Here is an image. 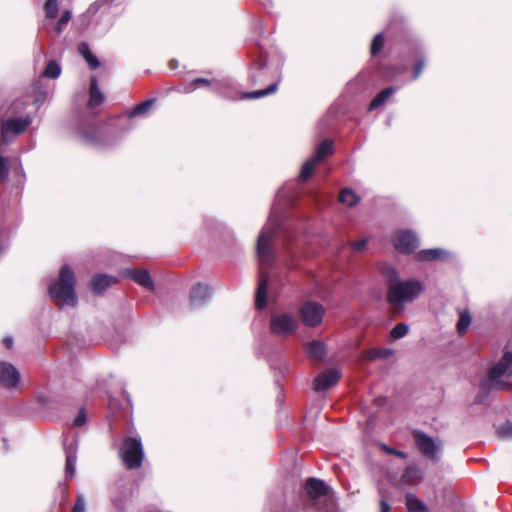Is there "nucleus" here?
<instances>
[{"instance_id":"39","label":"nucleus","mask_w":512,"mask_h":512,"mask_svg":"<svg viewBox=\"0 0 512 512\" xmlns=\"http://www.w3.org/2000/svg\"><path fill=\"white\" fill-rule=\"evenodd\" d=\"M409 332V326L406 323L396 324L390 331V336L394 340H398L406 336Z\"/></svg>"},{"instance_id":"1","label":"nucleus","mask_w":512,"mask_h":512,"mask_svg":"<svg viewBox=\"0 0 512 512\" xmlns=\"http://www.w3.org/2000/svg\"><path fill=\"white\" fill-rule=\"evenodd\" d=\"M27 98L5 97L0 93V143L8 146L23 135L33 123Z\"/></svg>"},{"instance_id":"32","label":"nucleus","mask_w":512,"mask_h":512,"mask_svg":"<svg viewBox=\"0 0 512 512\" xmlns=\"http://www.w3.org/2000/svg\"><path fill=\"white\" fill-rule=\"evenodd\" d=\"M9 247V235L5 226V217L0 208V256L7 251Z\"/></svg>"},{"instance_id":"15","label":"nucleus","mask_w":512,"mask_h":512,"mask_svg":"<svg viewBox=\"0 0 512 512\" xmlns=\"http://www.w3.org/2000/svg\"><path fill=\"white\" fill-rule=\"evenodd\" d=\"M78 442L74 438L66 439L64 442V451L66 456L65 477L72 479L76 472Z\"/></svg>"},{"instance_id":"22","label":"nucleus","mask_w":512,"mask_h":512,"mask_svg":"<svg viewBox=\"0 0 512 512\" xmlns=\"http://www.w3.org/2000/svg\"><path fill=\"white\" fill-rule=\"evenodd\" d=\"M116 282L114 276L107 274L95 275L90 282L91 288L95 294H102L107 288Z\"/></svg>"},{"instance_id":"46","label":"nucleus","mask_w":512,"mask_h":512,"mask_svg":"<svg viewBox=\"0 0 512 512\" xmlns=\"http://www.w3.org/2000/svg\"><path fill=\"white\" fill-rule=\"evenodd\" d=\"M72 512H86V499L82 493H78Z\"/></svg>"},{"instance_id":"55","label":"nucleus","mask_w":512,"mask_h":512,"mask_svg":"<svg viewBox=\"0 0 512 512\" xmlns=\"http://www.w3.org/2000/svg\"><path fill=\"white\" fill-rule=\"evenodd\" d=\"M60 489H61V492L63 494L64 500H66L67 499V487H66V485L65 484H61L60 485Z\"/></svg>"},{"instance_id":"47","label":"nucleus","mask_w":512,"mask_h":512,"mask_svg":"<svg viewBox=\"0 0 512 512\" xmlns=\"http://www.w3.org/2000/svg\"><path fill=\"white\" fill-rule=\"evenodd\" d=\"M87 415L84 408H80L76 417L74 418L73 425L76 427H81L86 423Z\"/></svg>"},{"instance_id":"43","label":"nucleus","mask_w":512,"mask_h":512,"mask_svg":"<svg viewBox=\"0 0 512 512\" xmlns=\"http://www.w3.org/2000/svg\"><path fill=\"white\" fill-rule=\"evenodd\" d=\"M72 17V14L69 10H65L60 19L58 20L56 26H55V30H56V33L59 35L62 33L64 27L68 24V22L70 21Z\"/></svg>"},{"instance_id":"3","label":"nucleus","mask_w":512,"mask_h":512,"mask_svg":"<svg viewBox=\"0 0 512 512\" xmlns=\"http://www.w3.org/2000/svg\"><path fill=\"white\" fill-rule=\"evenodd\" d=\"M512 377V351L508 345L503 348L502 356L493 363L487 370L486 379L482 380L479 387L477 402H482L490 390H506L511 384L504 381L503 377Z\"/></svg>"},{"instance_id":"50","label":"nucleus","mask_w":512,"mask_h":512,"mask_svg":"<svg viewBox=\"0 0 512 512\" xmlns=\"http://www.w3.org/2000/svg\"><path fill=\"white\" fill-rule=\"evenodd\" d=\"M16 172L21 176V180L18 181L17 188L22 189L24 186V183H25L26 173H25L24 168L20 162H19L18 166L16 167Z\"/></svg>"},{"instance_id":"24","label":"nucleus","mask_w":512,"mask_h":512,"mask_svg":"<svg viewBox=\"0 0 512 512\" xmlns=\"http://www.w3.org/2000/svg\"><path fill=\"white\" fill-rule=\"evenodd\" d=\"M397 91L396 87L389 86L382 89L380 92L376 94V96L372 99L369 104V111H373L383 106L387 100Z\"/></svg>"},{"instance_id":"49","label":"nucleus","mask_w":512,"mask_h":512,"mask_svg":"<svg viewBox=\"0 0 512 512\" xmlns=\"http://www.w3.org/2000/svg\"><path fill=\"white\" fill-rule=\"evenodd\" d=\"M367 243H368V239L362 238L359 241L351 242V246L354 251L361 252L365 249Z\"/></svg>"},{"instance_id":"31","label":"nucleus","mask_w":512,"mask_h":512,"mask_svg":"<svg viewBox=\"0 0 512 512\" xmlns=\"http://www.w3.org/2000/svg\"><path fill=\"white\" fill-rule=\"evenodd\" d=\"M406 506L409 512H429L424 502L412 493L406 495Z\"/></svg>"},{"instance_id":"16","label":"nucleus","mask_w":512,"mask_h":512,"mask_svg":"<svg viewBox=\"0 0 512 512\" xmlns=\"http://www.w3.org/2000/svg\"><path fill=\"white\" fill-rule=\"evenodd\" d=\"M341 377V372L336 368H330L314 379V390L317 392L326 391L336 384Z\"/></svg>"},{"instance_id":"38","label":"nucleus","mask_w":512,"mask_h":512,"mask_svg":"<svg viewBox=\"0 0 512 512\" xmlns=\"http://www.w3.org/2000/svg\"><path fill=\"white\" fill-rule=\"evenodd\" d=\"M205 85V86H212V90L216 93H221V88H220V84L219 83H213L211 80L207 79V78H202V77H199V78H195L193 79V81L191 82V85L193 87H191L189 90H185V92H191L193 91L197 85Z\"/></svg>"},{"instance_id":"26","label":"nucleus","mask_w":512,"mask_h":512,"mask_svg":"<svg viewBox=\"0 0 512 512\" xmlns=\"http://www.w3.org/2000/svg\"><path fill=\"white\" fill-rule=\"evenodd\" d=\"M307 355L315 360H321L325 356V345L318 340H312L306 345Z\"/></svg>"},{"instance_id":"5","label":"nucleus","mask_w":512,"mask_h":512,"mask_svg":"<svg viewBox=\"0 0 512 512\" xmlns=\"http://www.w3.org/2000/svg\"><path fill=\"white\" fill-rule=\"evenodd\" d=\"M76 279L73 270L64 265L59 272L58 279L49 285L48 293L50 298L60 308L64 306H75L77 296L75 293Z\"/></svg>"},{"instance_id":"28","label":"nucleus","mask_w":512,"mask_h":512,"mask_svg":"<svg viewBox=\"0 0 512 512\" xmlns=\"http://www.w3.org/2000/svg\"><path fill=\"white\" fill-rule=\"evenodd\" d=\"M277 89H278V81L270 84L265 89H260V90L251 91V92H243L241 94L240 99H258V98H262V97L268 96V95L276 92Z\"/></svg>"},{"instance_id":"21","label":"nucleus","mask_w":512,"mask_h":512,"mask_svg":"<svg viewBox=\"0 0 512 512\" xmlns=\"http://www.w3.org/2000/svg\"><path fill=\"white\" fill-rule=\"evenodd\" d=\"M269 280L264 272L261 271L260 281L256 290L255 306L258 310H263L267 305Z\"/></svg>"},{"instance_id":"18","label":"nucleus","mask_w":512,"mask_h":512,"mask_svg":"<svg viewBox=\"0 0 512 512\" xmlns=\"http://www.w3.org/2000/svg\"><path fill=\"white\" fill-rule=\"evenodd\" d=\"M451 257L452 253L443 248L422 249L416 255L420 262L448 261Z\"/></svg>"},{"instance_id":"30","label":"nucleus","mask_w":512,"mask_h":512,"mask_svg":"<svg viewBox=\"0 0 512 512\" xmlns=\"http://www.w3.org/2000/svg\"><path fill=\"white\" fill-rule=\"evenodd\" d=\"M154 103L155 99L151 98L137 104L133 109L127 112V117L134 118L137 116L146 115Z\"/></svg>"},{"instance_id":"48","label":"nucleus","mask_w":512,"mask_h":512,"mask_svg":"<svg viewBox=\"0 0 512 512\" xmlns=\"http://www.w3.org/2000/svg\"><path fill=\"white\" fill-rule=\"evenodd\" d=\"M380 447L387 454L395 455V456H398L400 458H406L407 457V453L406 452L401 451V450H397V449L392 448V447H390V446H388L386 444H381Z\"/></svg>"},{"instance_id":"41","label":"nucleus","mask_w":512,"mask_h":512,"mask_svg":"<svg viewBox=\"0 0 512 512\" xmlns=\"http://www.w3.org/2000/svg\"><path fill=\"white\" fill-rule=\"evenodd\" d=\"M44 9L47 18H55L58 14V0H46Z\"/></svg>"},{"instance_id":"51","label":"nucleus","mask_w":512,"mask_h":512,"mask_svg":"<svg viewBox=\"0 0 512 512\" xmlns=\"http://www.w3.org/2000/svg\"><path fill=\"white\" fill-rule=\"evenodd\" d=\"M391 352H392V351H391V350H389V349L384 350V351L374 349V350H371V351H370V356H369V358H370V359H375V358H378V357H385V356H387V355L391 354Z\"/></svg>"},{"instance_id":"25","label":"nucleus","mask_w":512,"mask_h":512,"mask_svg":"<svg viewBox=\"0 0 512 512\" xmlns=\"http://www.w3.org/2000/svg\"><path fill=\"white\" fill-rule=\"evenodd\" d=\"M332 153H333V141L330 139H325L318 144V146L315 149L314 154L311 157L314 158L317 162H321L322 160H324L327 156L331 155Z\"/></svg>"},{"instance_id":"12","label":"nucleus","mask_w":512,"mask_h":512,"mask_svg":"<svg viewBox=\"0 0 512 512\" xmlns=\"http://www.w3.org/2000/svg\"><path fill=\"white\" fill-rule=\"evenodd\" d=\"M396 250L401 253H412L419 246L417 235L411 230H399L392 239Z\"/></svg>"},{"instance_id":"20","label":"nucleus","mask_w":512,"mask_h":512,"mask_svg":"<svg viewBox=\"0 0 512 512\" xmlns=\"http://www.w3.org/2000/svg\"><path fill=\"white\" fill-rule=\"evenodd\" d=\"M267 76V60L260 57L252 63L248 80L252 85L263 83Z\"/></svg>"},{"instance_id":"6","label":"nucleus","mask_w":512,"mask_h":512,"mask_svg":"<svg viewBox=\"0 0 512 512\" xmlns=\"http://www.w3.org/2000/svg\"><path fill=\"white\" fill-rule=\"evenodd\" d=\"M280 228V221L271 216L270 222L260 232L257 239L256 251L261 265H269L275 261L276 254L271 247V242L280 231Z\"/></svg>"},{"instance_id":"17","label":"nucleus","mask_w":512,"mask_h":512,"mask_svg":"<svg viewBox=\"0 0 512 512\" xmlns=\"http://www.w3.org/2000/svg\"><path fill=\"white\" fill-rule=\"evenodd\" d=\"M304 489L309 498L313 500L328 495L330 491V487L325 483V481L314 477L306 479Z\"/></svg>"},{"instance_id":"27","label":"nucleus","mask_w":512,"mask_h":512,"mask_svg":"<svg viewBox=\"0 0 512 512\" xmlns=\"http://www.w3.org/2000/svg\"><path fill=\"white\" fill-rule=\"evenodd\" d=\"M78 51L81 54V56L86 60L90 69L95 70L100 66L98 58L91 52L90 47L87 43H80L78 46Z\"/></svg>"},{"instance_id":"10","label":"nucleus","mask_w":512,"mask_h":512,"mask_svg":"<svg viewBox=\"0 0 512 512\" xmlns=\"http://www.w3.org/2000/svg\"><path fill=\"white\" fill-rule=\"evenodd\" d=\"M299 323L290 313H272L270 316V331L276 336H287L296 332Z\"/></svg>"},{"instance_id":"8","label":"nucleus","mask_w":512,"mask_h":512,"mask_svg":"<svg viewBox=\"0 0 512 512\" xmlns=\"http://www.w3.org/2000/svg\"><path fill=\"white\" fill-rule=\"evenodd\" d=\"M119 457L126 469H139L144 460V448L141 438L126 437L119 449Z\"/></svg>"},{"instance_id":"23","label":"nucleus","mask_w":512,"mask_h":512,"mask_svg":"<svg viewBox=\"0 0 512 512\" xmlns=\"http://www.w3.org/2000/svg\"><path fill=\"white\" fill-rule=\"evenodd\" d=\"M104 101V95L100 91L98 86V79L96 76L92 75L90 77V88H89V99L88 106L92 109L96 108Z\"/></svg>"},{"instance_id":"36","label":"nucleus","mask_w":512,"mask_h":512,"mask_svg":"<svg viewBox=\"0 0 512 512\" xmlns=\"http://www.w3.org/2000/svg\"><path fill=\"white\" fill-rule=\"evenodd\" d=\"M384 44H385L384 34L383 33L376 34L373 37L371 46H370L371 56H373V57L377 56L383 49Z\"/></svg>"},{"instance_id":"13","label":"nucleus","mask_w":512,"mask_h":512,"mask_svg":"<svg viewBox=\"0 0 512 512\" xmlns=\"http://www.w3.org/2000/svg\"><path fill=\"white\" fill-rule=\"evenodd\" d=\"M19 382L20 373L18 369L9 362H0V386L12 390L18 387Z\"/></svg>"},{"instance_id":"4","label":"nucleus","mask_w":512,"mask_h":512,"mask_svg":"<svg viewBox=\"0 0 512 512\" xmlns=\"http://www.w3.org/2000/svg\"><path fill=\"white\" fill-rule=\"evenodd\" d=\"M389 278L387 302L394 308H402L407 303L415 301L424 291V284L416 278L401 280L395 269H391Z\"/></svg>"},{"instance_id":"37","label":"nucleus","mask_w":512,"mask_h":512,"mask_svg":"<svg viewBox=\"0 0 512 512\" xmlns=\"http://www.w3.org/2000/svg\"><path fill=\"white\" fill-rule=\"evenodd\" d=\"M289 237L286 236L285 239H284V248H283V252H280L279 253V256L280 257H284L286 258V262L287 264L291 267V268H295L297 267V264H296V260H295V255L290 251V247H289Z\"/></svg>"},{"instance_id":"14","label":"nucleus","mask_w":512,"mask_h":512,"mask_svg":"<svg viewBox=\"0 0 512 512\" xmlns=\"http://www.w3.org/2000/svg\"><path fill=\"white\" fill-rule=\"evenodd\" d=\"M213 296L212 289L204 283L194 285L189 294L190 305L193 309L203 307Z\"/></svg>"},{"instance_id":"2","label":"nucleus","mask_w":512,"mask_h":512,"mask_svg":"<svg viewBox=\"0 0 512 512\" xmlns=\"http://www.w3.org/2000/svg\"><path fill=\"white\" fill-rule=\"evenodd\" d=\"M129 131L130 129H125L121 135H116L105 129L94 119H83L76 128V136L86 146L96 149H107L116 146Z\"/></svg>"},{"instance_id":"57","label":"nucleus","mask_w":512,"mask_h":512,"mask_svg":"<svg viewBox=\"0 0 512 512\" xmlns=\"http://www.w3.org/2000/svg\"><path fill=\"white\" fill-rule=\"evenodd\" d=\"M4 444H7L8 440L6 438H3Z\"/></svg>"},{"instance_id":"53","label":"nucleus","mask_w":512,"mask_h":512,"mask_svg":"<svg viewBox=\"0 0 512 512\" xmlns=\"http://www.w3.org/2000/svg\"><path fill=\"white\" fill-rule=\"evenodd\" d=\"M112 503L119 511H123L125 509V505L121 500L113 498Z\"/></svg>"},{"instance_id":"44","label":"nucleus","mask_w":512,"mask_h":512,"mask_svg":"<svg viewBox=\"0 0 512 512\" xmlns=\"http://www.w3.org/2000/svg\"><path fill=\"white\" fill-rule=\"evenodd\" d=\"M426 66V59L424 57L417 60L412 71V80H417Z\"/></svg>"},{"instance_id":"40","label":"nucleus","mask_w":512,"mask_h":512,"mask_svg":"<svg viewBox=\"0 0 512 512\" xmlns=\"http://www.w3.org/2000/svg\"><path fill=\"white\" fill-rule=\"evenodd\" d=\"M497 435L502 439H512V422L507 421L496 429Z\"/></svg>"},{"instance_id":"33","label":"nucleus","mask_w":512,"mask_h":512,"mask_svg":"<svg viewBox=\"0 0 512 512\" xmlns=\"http://www.w3.org/2000/svg\"><path fill=\"white\" fill-rule=\"evenodd\" d=\"M339 201L351 207L359 203L360 197L352 189L344 188L339 194Z\"/></svg>"},{"instance_id":"56","label":"nucleus","mask_w":512,"mask_h":512,"mask_svg":"<svg viewBox=\"0 0 512 512\" xmlns=\"http://www.w3.org/2000/svg\"><path fill=\"white\" fill-rule=\"evenodd\" d=\"M170 65H171V67H172V68H175V67L177 66V62H176V61H174V60H172V61L170 62Z\"/></svg>"},{"instance_id":"35","label":"nucleus","mask_w":512,"mask_h":512,"mask_svg":"<svg viewBox=\"0 0 512 512\" xmlns=\"http://www.w3.org/2000/svg\"><path fill=\"white\" fill-rule=\"evenodd\" d=\"M319 162H317L314 158L310 157L302 166L301 168V172H300V175H299V179L301 181H306L308 180L313 172H314V169H315V166L318 164Z\"/></svg>"},{"instance_id":"19","label":"nucleus","mask_w":512,"mask_h":512,"mask_svg":"<svg viewBox=\"0 0 512 512\" xmlns=\"http://www.w3.org/2000/svg\"><path fill=\"white\" fill-rule=\"evenodd\" d=\"M124 276L131 279L132 281H134L135 283H137L138 285L146 288V289H149V290H153L154 289V283H153V280L151 278V275L149 273L148 270L146 269H126L124 271Z\"/></svg>"},{"instance_id":"54","label":"nucleus","mask_w":512,"mask_h":512,"mask_svg":"<svg viewBox=\"0 0 512 512\" xmlns=\"http://www.w3.org/2000/svg\"><path fill=\"white\" fill-rule=\"evenodd\" d=\"M3 344L5 345V347H6L7 349H11V348H12V346H13V338H12V337H9V336H8V337H5V338L3 339Z\"/></svg>"},{"instance_id":"9","label":"nucleus","mask_w":512,"mask_h":512,"mask_svg":"<svg viewBox=\"0 0 512 512\" xmlns=\"http://www.w3.org/2000/svg\"><path fill=\"white\" fill-rule=\"evenodd\" d=\"M413 439L416 447L423 457L437 463L441 460L443 452V442L440 439H434L421 430H413Z\"/></svg>"},{"instance_id":"42","label":"nucleus","mask_w":512,"mask_h":512,"mask_svg":"<svg viewBox=\"0 0 512 512\" xmlns=\"http://www.w3.org/2000/svg\"><path fill=\"white\" fill-rule=\"evenodd\" d=\"M471 323V317L468 312L461 313L458 323H457V329L460 334H463L468 329L469 325Z\"/></svg>"},{"instance_id":"52","label":"nucleus","mask_w":512,"mask_h":512,"mask_svg":"<svg viewBox=\"0 0 512 512\" xmlns=\"http://www.w3.org/2000/svg\"><path fill=\"white\" fill-rule=\"evenodd\" d=\"M380 512H390V505L383 496L380 501Z\"/></svg>"},{"instance_id":"11","label":"nucleus","mask_w":512,"mask_h":512,"mask_svg":"<svg viewBox=\"0 0 512 512\" xmlns=\"http://www.w3.org/2000/svg\"><path fill=\"white\" fill-rule=\"evenodd\" d=\"M325 314L324 307L314 301L305 302L300 308L302 322L308 327H316L323 321Z\"/></svg>"},{"instance_id":"7","label":"nucleus","mask_w":512,"mask_h":512,"mask_svg":"<svg viewBox=\"0 0 512 512\" xmlns=\"http://www.w3.org/2000/svg\"><path fill=\"white\" fill-rule=\"evenodd\" d=\"M115 0H96L85 13L89 19L88 26L94 27L100 33L106 32L112 25L113 15L111 9Z\"/></svg>"},{"instance_id":"34","label":"nucleus","mask_w":512,"mask_h":512,"mask_svg":"<svg viewBox=\"0 0 512 512\" xmlns=\"http://www.w3.org/2000/svg\"><path fill=\"white\" fill-rule=\"evenodd\" d=\"M61 70V66L56 60H50L41 75L45 78L57 79L61 74Z\"/></svg>"},{"instance_id":"29","label":"nucleus","mask_w":512,"mask_h":512,"mask_svg":"<svg viewBox=\"0 0 512 512\" xmlns=\"http://www.w3.org/2000/svg\"><path fill=\"white\" fill-rule=\"evenodd\" d=\"M422 479V472L416 465H409L406 467L403 475L402 481L407 484H414Z\"/></svg>"},{"instance_id":"45","label":"nucleus","mask_w":512,"mask_h":512,"mask_svg":"<svg viewBox=\"0 0 512 512\" xmlns=\"http://www.w3.org/2000/svg\"><path fill=\"white\" fill-rule=\"evenodd\" d=\"M271 368L277 371L275 374V383L277 385H280V379L284 377L286 372L288 371V364L284 362L281 363L279 367H276L275 364H271Z\"/></svg>"}]
</instances>
